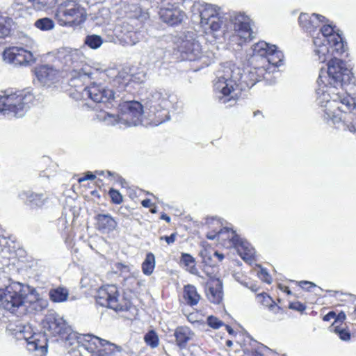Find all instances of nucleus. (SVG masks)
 <instances>
[{
	"mask_svg": "<svg viewBox=\"0 0 356 356\" xmlns=\"http://www.w3.org/2000/svg\"><path fill=\"white\" fill-rule=\"evenodd\" d=\"M355 78L346 63L334 58L321 69L317 80L316 101L323 108V120L329 125L343 131L356 132V108L353 97L345 93L334 92L338 88L354 86Z\"/></svg>",
	"mask_w": 356,
	"mask_h": 356,
	"instance_id": "f257e3e1",
	"label": "nucleus"
},
{
	"mask_svg": "<svg viewBox=\"0 0 356 356\" xmlns=\"http://www.w3.org/2000/svg\"><path fill=\"white\" fill-rule=\"evenodd\" d=\"M283 54L275 50L269 54L265 60L268 65L251 68L248 72L243 73V69L232 63L221 65L216 74L213 83V92L219 103L234 106L237 100V89L245 90L252 88L261 79L268 80L270 73L280 65L283 60Z\"/></svg>",
	"mask_w": 356,
	"mask_h": 356,
	"instance_id": "f03ea898",
	"label": "nucleus"
},
{
	"mask_svg": "<svg viewBox=\"0 0 356 356\" xmlns=\"http://www.w3.org/2000/svg\"><path fill=\"white\" fill-rule=\"evenodd\" d=\"M143 106L136 101L125 102L120 104L118 115L103 112L98 115L108 125L122 124L127 127L140 124L143 116Z\"/></svg>",
	"mask_w": 356,
	"mask_h": 356,
	"instance_id": "7ed1b4c3",
	"label": "nucleus"
},
{
	"mask_svg": "<svg viewBox=\"0 0 356 356\" xmlns=\"http://www.w3.org/2000/svg\"><path fill=\"white\" fill-rule=\"evenodd\" d=\"M131 76L127 72H120L113 81V86L116 88V91L107 88L106 86L93 82L89 86L86 88V95L94 102L97 103H107L111 100L119 97L121 92L126 90L129 86Z\"/></svg>",
	"mask_w": 356,
	"mask_h": 356,
	"instance_id": "20e7f679",
	"label": "nucleus"
},
{
	"mask_svg": "<svg viewBox=\"0 0 356 356\" xmlns=\"http://www.w3.org/2000/svg\"><path fill=\"white\" fill-rule=\"evenodd\" d=\"M30 286L20 282H12L3 289H0L1 305L13 314L27 307L26 300L30 293Z\"/></svg>",
	"mask_w": 356,
	"mask_h": 356,
	"instance_id": "39448f33",
	"label": "nucleus"
},
{
	"mask_svg": "<svg viewBox=\"0 0 356 356\" xmlns=\"http://www.w3.org/2000/svg\"><path fill=\"white\" fill-rule=\"evenodd\" d=\"M56 18L61 26H79L87 19L86 9L77 0H63L58 4Z\"/></svg>",
	"mask_w": 356,
	"mask_h": 356,
	"instance_id": "423d86ee",
	"label": "nucleus"
},
{
	"mask_svg": "<svg viewBox=\"0 0 356 356\" xmlns=\"http://www.w3.org/2000/svg\"><path fill=\"white\" fill-rule=\"evenodd\" d=\"M55 58L61 65L71 69L74 77H90L92 75L90 67L83 63L84 56L78 49L60 48L58 49Z\"/></svg>",
	"mask_w": 356,
	"mask_h": 356,
	"instance_id": "0eeeda50",
	"label": "nucleus"
},
{
	"mask_svg": "<svg viewBox=\"0 0 356 356\" xmlns=\"http://www.w3.org/2000/svg\"><path fill=\"white\" fill-rule=\"evenodd\" d=\"M34 99L33 94L19 91L0 97V112L13 113L15 117L24 116Z\"/></svg>",
	"mask_w": 356,
	"mask_h": 356,
	"instance_id": "6e6552de",
	"label": "nucleus"
},
{
	"mask_svg": "<svg viewBox=\"0 0 356 356\" xmlns=\"http://www.w3.org/2000/svg\"><path fill=\"white\" fill-rule=\"evenodd\" d=\"M229 19L234 27V32L229 36V42L231 45L236 44L241 47L253 38L251 28L252 21L249 16L244 13L233 12L230 13Z\"/></svg>",
	"mask_w": 356,
	"mask_h": 356,
	"instance_id": "1a4fd4ad",
	"label": "nucleus"
},
{
	"mask_svg": "<svg viewBox=\"0 0 356 356\" xmlns=\"http://www.w3.org/2000/svg\"><path fill=\"white\" fill-rule=\"evenodd\" d=\"M169 95L161 90L152 91L147 97L145 106L155 116V124H160L170 119L168 108L170 106Z\"/></svg>",
	"mask_w": 356,
	"mask_h": 356,
	"instance_id": "9d476101",
	"label": "nucleus"
},
{
	"mask_svg": "<svg viewBox=\"0 0 356 356\" xmlns=\"http://www.w3.org/2000/svg\"><path fill=\"white\" fill-rule=\"evenodd\" d=\"M17 327V339H24L26 342L28 350L31 352H36V356H44L47 353V339L44 334L35 332L29 324L20 325Z\"/></svg>",
	"mask_w": 356,
	"mask_h": 356,
	"instance_id": "9b49d317",
	"label": "nucleus"
},
{
	"mask_svg": "<svg viewBox=\"0 0 356 356\" xmlns=\"http://www.w3.org/2000/svg\"><path fill=\"white\" fill-rule=\"evenodd\" d=\"M97 303L115 311H125L129 309V302L120 296L115 285H106L99 289L96 295Z\"/></svg>",
	"mask_w": 356,
	"mask_h": 356,
	"instance_id": "f8f14e48",
	"label": "nucleus"
},
{
	"mask_svg": "<svg viewBox=\"0 0 356 356\" xmlns=\"http://www.w3.org/2000/svg\"><path fill=\"white\" fill-rule=\"evenodd\" d=\"M178 50L183 60L199 62L197 70L209 66L212 63V58L203 54L200 44L195 39L182 40Z\"/></svg>",
	"mask_w": 356,
	"mask_h": 356,
	"instance_id": "ddd939ff",
	"label": "nucleus"
},
{
	"mask_svg": "<svg viewBox=\"0 0 356 356\" xmlns=\"http://www.w3.org/2000/svg\"><path fill=\"white\" fill-rule=\"evenodd\" d=\"M77 339L79 343H82L81 347L90 353L93 352L95 349L92 346L91 342L96 347H98V344L102 347L97 350L94 356H115L118 353L122 350L120 346L92 334L80 335Z\"/></svg>",
	"mask_w": 356,
	"mask_h": 356,
	"instance_id": "4468645a",
	"label": "nucleus"
},
{
	"mask_svg": "<svg viewBox=\"0 0 356 356\" xmlns=\"http://www.w3.org/2000/svg\"><path fill=\"white\" fill-rule=\"evenodd\" d=\"M221 9L212 4H206L200 11V23L202 26H208L213 31H219L224 19H227Z\"/></svg>",
	"mask_w": 356,
	"mask_h": 356,
	"instance_id": "2eb2a0df",
	"label": "nucleus"
},
{
	"mask_svg": "<svg viewBox=\"0 0 356 356\" xmlns=\"http://www.w3.org/2000/svg\"><path fill=\"white\" fill-rule=\"evenodd\" d=\"M44 335H60L67 332V325L65 321L57 313L50 311L45 315L42 321Z\"/></svg>",
	"mask_w": 356,
	"mask_h": 356,
	"instance_id": "dca6fc26",
	"label": "nucleus"
},
{
	"mask_svg": "<svg viewBox=\"0 0 356 356\" xmlns=\"http://www.w3.org/2000/svg\"><path fill=\"white\" fill-rule=\"evenodd\" d=\"M316 36L323 41H326L328 44L333 48V51L337 54L344 52V44L341 35L335 30V26L331 24H325L321 28Z\"/></svg>",
	"mask_w": 356,
	"mask_h": 356,
	"instance_id": "f3484780",
	"label": "nucleus"
},
{
	"mask_svg": "<svg viewBox=\"0 0 356 356\" xmlns=\"http://www.w3.org/2000/svg\"><path fill=\"white\" fill-rule=\"evenodd\" d=\"M3 60L15 65H26L35 60L33 54L22 47H12L3 53Z\"/></svg>",
	"mask_w": 356,
	"mask_h": 356,
	"instance_id": "a211bd4d",
	"label": "nucleus"
},
{
	"mask_svg": "<svg viewBox=\"0 0 356 356\" xmlns=\"http://www.w3.org/2000/svg\"><path fill=\"white\" fill-rule=\"evenodd\" d=\"M163 6L161 8L159 14L162 20L171 26L177 25L182 22L185 15L179 9V5L172 6L170 0H161Z\"/></svg>",
	"mask_w": 356,
	"mask_h": 356,
	"instance_id": "6ab92c4d",
	"label": "nucleus"
},
{
	"mask_svg": "<svg viewBox=\"0 0 356 356\" xmlns=\"http://www.w3.org/2000/svg\"><path fill=\"white\" fill-rule=\"evenodd\" d=\"M312 37L314 46V56L316 57V59L320 63H325V61L329 62L331 59H334L337 58V56L341 54L333 51V48H332L326 41L322 40L320 36H314L312 35Z\"/></svg>",
	"mask_w": 356,
	"mask_h": 356,
	"instance_id": "aec40b11",
	"label": "nucleus"
},
{
	"mask_svg": "<svg viewBox=\"0 0 356 356\" xmlns=\"http://www.w3.org/2000/svg\"><path fill=\"white\" fill-rule=\"evenodd\" d=\"M230 240L233 246L237 250L238 254L245 261H251L254 257L255 250L245 240L241 238L236 232H230Z\"/></svg>",
	"mask_w": 356,
	"mask_h": 356,
	"instance_id": "412c9836",
	"label": "nucleus"
},
{
	"mask_svg": "<svg viewBox=\"0 0 356 356\" xmlns=\"http://www.w3.org/2000/svg\"><path fill=\"white\" fill-rule=\"evenodd\" d=\"M298 22L303 29L312 34L320 25V23H326L328 20L324 16L318 14L313 13L309 15L307 13H301Z\"/></svg>",
	"mask_w": 356,
	"mask_h": 356,
	"instance_id": "4be33fe9",
	"label": "nucleus"
},
{
	"mask_svg": "<svg viewBox=\"0 0 356 356\" xmlns=\"http://www.w3.org/2000/svg\"><path fill=\"white\" fill-rule=\"evenodd\" d=\"M95 227L102 234H109L118 227V222L109 213H98L95 216Z\"/></svg>",
	"mask_w": 356,
	"mask_h": 356,
	"instance_id": "5701e85b",
	"label": "nucleus"
},
{
	"mask_svg": "<svg viewBox=\"0 0 356 356\" xmlns=\"http://www.w3.org/2000/svg\"><path fill=\"white\" fill-rule=\"evenodd\" d=\"M206 295L208 300L214 304H220L223 298L222 282L219 279H211L207 282Z\"/></svg>",
	"mask_w": 356,
	"mask_h": 356,
	"instance_id": "b1692460",
	"label": "nucleus"
},
{
	"mask_svg": "<svg viewBox=\"0 0 356 356\" xmlns=\"http://www.w3.org/2000/svg\"><path fill=\"white\" fill-rule=\"evenodd\" d=\"M176 344L179 349H185L187 343L194 337V332L187 326L177 327L174 332Z\"/></svg>",
	"mask_w": 356,
	"mask_h": 356,
	"instance_id": "393cba45",
	"label": "nucleus"
},
{
	"mask_svg": "<svg viewBox=\"0 0 356 356\" xmlns=\"http://www.w3.org/2000/svg\"><path fill=\"white\" fill-rule=\"evenodd\" d=\"M38 79L43 84H49L58 79V71L49 65H42L35 71Z\"/></svg>",
	"mask_w": 356,
	"mask_h": 356,
	"instance_id": "a878e982",
	"label": "nucleus"
},
{
	"mask_svg": "<svg viewBox=\"0 0 356 356\" xmlns=\"http://www.w3.org/2000/svg\"><path fill=\"white\" fill-rule=\"evenodd\" d=\"M30 291H31L27 296L26 305L29 304V307H31L35 312L42 311L48 305L47 300L40 298L39 293L35 288L30 286Z\"/></svg>",
	"mask_w": 356,
	"mask_h": 356,
	"instance_id": "bb28decb",
	"label": "nucleus"
},
{
	"mask_svg": "<svg viewBox=\"0 0 356 356\" xmlns=\"http://www.w3.org/2000/svg\"><path fill=\"white\" fill-rule=\"evenodd\" d=\"M19 198L31 207H41L44 202L42 194L34 193L31 191H23L19 195Z\"/></svg>",
	"mask_w": 356,
	"mask_h": 356,
	"instance_id": "cd10ccee",
	"label": "nucleus"
},
{
	"mask_svg": "<svg viewBox=\"0 0 356 356\" xmlns=\"http://www.w3.org/2000/svg\"><path fill=\"white\" fill-rule=\"evenodd\" d=\"M252 50L254 58L261 57L265 60L268 55L275 50V45H270L264 41H260L252 46Z\"/></svg>",
	"mask_w": 356,
	"mask_h": 356,
	"instance_id": "c85d7f7f",
	"label": "nucleus"
},
{
	"mask_svg": "<svg viewBox=\"0 0 356 356\" xmlns=\"http://www.w3.org/2000/svg\"><path fill=\"white\" fill-rule=\"evenodd\" d=\"M184 298L188 305L194 306L199 302L201 296L195 286L188 284L184 289Z\"/></svg>",
	"mask_w": 356,
	"mask_h": 356,
	"instance_id": "c756f323",
	"label": "nucleus"
},
{
	"mask_svg": "<svg viewBox=\"0 0 356 356\" xmlns=\"http://www.w3.org/2000/svg\"><path fill=\"white\" fill-rule=\"evenodd\" d=\"M50 300L54 302H63L67 300L69 291L65 287H57L49 291Z\"/></svg>",
	"mask_w": 356,
	"mask_h": 356,
	"instance_id": "7c9ffc66",
	"label": "nucleus"
},
{
	"mask_svg": "<svg viewBox=\"0 0 356 356\" xmlns=\"http://www.w3.org/2000/svg\"><path fill=\"white\" fill-rule=\"evenodd\" d=\"M180 261L186 267V270L190 273L202 277L200 275L199 271L195 266V260L191 254L182 253Z\"/></svg>",
	"mask_w": 356,
	"mask_h": 356,
	"instance_id": "2f4dec72",
	"label": "nucleus"
},
{
	"mask_svg": "<svg viewBox=\"0 0 356 356\" xmlns=\"http://www.w3.org/2000/svg\"><path fill=\"white\" fill-rule=\"evenodd\" d=\"M257 301L262 304L264 306L268 307L270 310L275 314L281 311V308L277 306L272 298L266 293H261L257 296Z\"/></svg>",
	"mask_w": 356,
	"mask_h": 356,
	"instance_id": "473e14b6",
	"label": "nucleus"
},
{
	"mask_svg": "<svg viewBox=\"0 0 356 356\" xmlns=\"http://www.w3.org/2000/svg\"><path fill=\"white\" fill-rule=\"evenodd\" d=\"M154 268L155 257L151 252L147 253L142 264L143 272L146 275H150L153 273Z\"/></svg>",
	"mask_w": 356,
	"mask_h": 356,
	"instance_id": "72a5a7b5",
	"label": "nucleus"
},
{
	"mask_svg": "<svg viewBox=\"0 0 356 356\" xmlns=\"http://www.w3.org/2000/svg\"><path fill=\"white\" fill-rule=\"evenodd\" d=\"M35 26L41 31H47L52 30L54 28L55 24L51 19L44 17L36 20Z\"/></svg>",
	"mask_w": 356,
	"mask_h": 356,
	"instance_id": "f704fd0d",
	"label": "nucleus"
},
{
	"mask_svg": "<svg viewBox=\"0 0 356 356\" xmlns=\"http://www.w3.org/2000/svg\"><path fill=\"white\" fill-rule=\"evenodd\" d=\"M85 44L92 49H98L103 43L101 36L95 34L89 35L85 38Z\"/></svg>",
	"mask_w": 356,
	"mask_h": 356,
	"instance_id": "c9c22d12",
	"label": "nucleus"
},
{
	"mask_svg": "<svg viewBox=\"0 0 356 356\" xmlns=\"http://www.w3.org/2000/svg\"><path fill=\"white\" fill-rule=\"evenodd\" d=\"M33 3L36 10H43L51 8L56 2V0H29Z\"/></svg>",
	"mask_w": 356,
	"mask_h": 356,
	"instance_id": "e433bc0d",
	"label": "nucleus"
},
{
	"mask_svg": "<svg viewBox=\"0 0 356 356\" xmlns=\"http://www.w3.org/2000/svg\"><path fill=\"white\" fill-rule=\"evenodd\" d=\"M10 31V19L0 16V38L9 35Z\"/></svg>",
	"mask_w": 356,
	"mask_h": 356,
	"instance_id": "4c0bfd02",
	"label": "nucleus"
},
{
	"mask_svg": "<svg viewBox=\"0 0 356 356\" xmlns=\"http://www.w3.org/2000/svg\"><path fill=\"white\" fill-rule=\"evenodd\" d=\"M230 232H234V230L229 229L227 227H223L215 233H208L207 234V238L209 240H214L216 238L218 239V241L224 240L226 239L224 237V234H228L229 235L231 236Z\"/></svg>",
	"mask_w": 356,
	"mask_h": 356,
	"instance_id": "58836bf2",
	"label": "nucleus"
},
{
	"mask_svg": "<svg viewBox=\"0 0 356 356\" xmlns=\"http://www.w3.org/2000/svg\"><path fill=\"white\" fill-rule=\"evenodd\" d=\"M145 341L152 348H156L159 345V337L153 330L148 332L145 336Z\"/></svg>",
	"mask_w": 356,
	"mask_h": 356,
	"instance_id": "ea45409f",
	"label": "nucleus"
},
{
	"mask_svg": "<svg viewBox=\"0 0 356 356\" xmlns=\"http://www.w3.org/2000/svg\"><path fill=\"white\" fill-rule=\"evenodd\" d=\"M163 55V50L160 47L153 48L151 52L149 54L148 56L149 59L152 61H155L161 58Z\"/></svg>",
	"mask_w": 356,
	"mask_h": 356,
	"instance_id": "a19ab883",
	"label": "nucleus"
},
{
	"mask_svg": "<svg viewBox=\"0 0 356 356\" xmlns=\"http://www.w3.org/2000/svg\"><path fill=\"white\" fill-rule=\"evenodd\" d=\"M207 323L213 329H218L224 325L222 321L213 316H209L207 318Z\"/></svg>",
	"mask_w": 356,
	"mask_h": 356,
	"instance_id": "79ce46f5",
	"label": "nucleus"
},
{
	"mask_svg": "<svg viewBox=\"0 0 356 356\" xmlns=\"http://www.w3.org/2000/svg\"><path fill=\"white\" fill-rule=\"evenodd\" d=\"M334 331L339 334L341 340L348 341L350 338V334L346 330L339 328L337 325L334 326Z\"/></svg>",
	"mask_w": 356,
	"mask_h": 356,
	"instance_id": "37998d69",
	"label": "nucleus"
},
{
	"mask_svg": "<svg viewBox=\"0 0 356 356\" xmlns=\"http://www.w3.org/2000/svg\"><path fill=\"white\" fill-rule=\"evenodd\" d=\"M109 195L112 202L115 204H120L123 200L122 195L116 190L111 189L109 191Z\"/></svg>",
	"mask_w": 356,
	"mask_h": 356,
	"instance_id": "c03bdc74",
	"label": "nucleus"
},
{
	"mask_svg": "<svg viewBox=\"0 0 356 356\" xmlns=\"http://www.w3.org/2000/svg\"><path fill=\"white\" fill-rule=\"evenodd\" d=\"M259 274V277L261 280H262L264 282L270 284L272 282V279L270 275L268 274V273L266 271L264 268H261Z\"/></svg>",
	"mask_w": 356,
	"mask_h": 356,
	"instance_id": "a18cd8bd",
	"label": "nucleus"
},
{
	"mask_svg": "<svg viewBox=\"0 0 356 356\" xmlns=\"http://www.w3.org/2000/svg\"><path fill=\"white\" fill-rule=\"evenodd\" d=\"M177 235V233H172L170 236H161L159 239L161 241L164 240L168 245H170L175 242Z\"/></svg>",
	"mask_w": 356,
	"mask_h": 356,
	"instance_id": "49530a36",
	"label": "nucleus"
},
{
	"mask_svg": "<svg viewBox=\"0 0 356 356\" xmlns=\"http://www.w3.org/2000/svg\"><path fill=\"white\" fill-rule=\"evenodd\" d=\"M289 308L298 312H303L306 309V306L300 302H294L289 305Z\"/></svg>",
	"mask_w": 356,
	"mask_h": 356,
	"instance_id": "de8ad7c7",
	"label": "nucleus"
},
{
	"mask_svg": "<svg viewBox=\"0 0 356 356\" xmlns=\"http://www.w3.org/2000/svg\"><path fill=\"white\" fill-rule=\"evenodd\" d=\"M199 316L200 314H198V312H191L188 315H187V319L190 323H194L200 321Z\"/></svg>",
	"mask_w": 356,
	"mask_h": 356,
	"instance_id": "09e8293b",
	"label": "nucleus"
},
{
	"mask_svg": "<svg viewBox=\"0 0 356 356\" xmlns=\"http://www.w3.org/2000/svg\"><path fill=\"white\" fill-rule=\"evenodd\" d=\"M95 177L96 176L93 175L91 172H88L84 177L79 179V182L81 183L86 180H93L95 179Z\"/></svg>",
	"mask_w": 356,
	"mask_h": 356,
	"instance_id": "8fccbe9b",
	"label": "nucleus"
},
{
	"mask_svg": "<svg viewBox=\"0 0 356 356\" xmlns=\"http://www.w3.org/2000/svg\"><path fill=\"white\" fill-rule=\"evenodd\" d=\"M346 319V314L344 312H340L336 317L334 323H333V325L334 324L342 323Z\"/></svg>",
	"mask_w": 356,
	"mask_h": 356,
	"instance_id": "3c124183",
	"label": "nucleus"
},
{
	"mask_svg": "<svg viewBox=\"0 0 356 356\" xmlns=\"http://www.w3.org/2000/svg\"><path fill=\"white\" fill-rule=\"evenodd\" d=\"M129 38H130L129 43L131 45L136 44L139 41V38L138 37V34L135 32L130 33Z\"/></svg>",
	"mask_w": 356,
	"mask_h": 356,
	"instance_id": "603ef678",
	"label": "nucleus"
},
{
	"mask_svg": "<svg viewBox=\"0 0 356 356\" xmlns=\"http://www.w3.org/2000/svg\"><path fill=\"white\" fill-rule=\"evenodd\" d=\"M335 317H336V314L334 312H330L324 316L323 319L324 321H329L331 319H333V318L335 319Z\"/></svg>",
	"mask_w": 356,
	"mask_h": 356,
	"instance_id": "864d4df0",
	"label": "nucleus"
},
{
	"mask_svg": "<svg viewBox=\"0 0 356 356\" xmlns=\"http://www.w3.org/2000/svg\"><path fill=\"white\" fill-rule=\"evenodd\" d=\"M298 284L302 288L304 287L303 285H309L310 287L316 286L314 283L309 281H300Z\"/></svg>",
	"mask_w": 356,
	"mask_h": 356,
	"instance_id": "5fc2aeb1",
	"label": "nucleus"
},
{
	"mask_svg": "<svg viewBox=\"0 0 356 356\" xmlns=\"http://www.w3.org/2000/svg\"><path fill=\"white\" fill-rule=\"evenodd\" d=\"M141 204L143 205V207H144L145 208H148V207H151L152 202L149 199H145L142 201Z\"/></svg>",
	"mask_w": 356,
	"mask_h": 356,
	"instance_id": "6e6d98bb",
	"label": "nucleus"
},
{
	"mask_svg": "<svg viewBox=\"0 0 356 356\" xmlns=\"http://www.w3.org/2000/svg\"><path fill=\"white\" fill-rule=\"evenodd\" d=\"M186 0H170V3L172 6L183 4Z\"/></svg>",
	"mask_w": 356,
	"mask_h": 356,
	"instance_id": "4d7b16f0",
	"label": "nucleus"
},
{
	"mask_svg": "<svg viewBox=\"0 0 356 356\" xmlns=\"http://www.w3.org/2000/svg\"><path fill=\"white\" fill-rule=\"evenodd\" d=\"M224 237H225L226 239L222 240L223 241H228V243H229V246L233 245V243H232V241L230 240V238H231V236H230V235H229L228 234H224Z\"/></svg>",
	"mask_w": 356,
	"mask_h": 356,
	"instance_id": "13d9d810",
	"label": "nucleus"
},
{
	"mask_svg": "<svg viewBox=\"0 0 356 356\" xmlns=\"http://www.w3.org/2000/svg\"><path fill=\"white\" fill-rule=\"evenodd\" d=\"M213 255L216 257L219 261H222L224 259V255L217 251L214 252Z\"/></svg>",
	"mask_w": 356,
	"mask_h": 356,
	"instance_id": "bf43d9fd",
	"label": "nucleus"
},
{
	"mask_svg": "<svg viewBox=\"0 0 356 356\" xmlns=\"http://www.w3.org/2000/svg\"><path fill=\"white\" fill-rule=\"evenodd\" d=\"M225 328L229 334H233L234 333V330L230 326L226 325Z\"/></svg>",
	"mask_w": 356,
	"mask_h": 356,
	"instance_id": "052dcab7",
	"label": "nucleus"
},
{
	"mask_svg": "<svg viewBox=\"0 0 356 356\" xmlns=\"http://www.w3.org/2000/svg\"><path fill=\"white\" fill-rule=\"evenodd\" d=\"M161 219L165 220L168 222L170 221V218L166 214H162Z\"/></svg>",
	"mask_w": 356,
	"mask_h": 356,
	"instance_id": "680f3d73",
	"label": "nucleus"
},
{
	"mask_svg": "<svg viewBox=\"0 0 356 356\" xmlns=\"http://www.w3.org/2000/svg\"><path fill=\"white\" fill-rule=\"evenodd\" d=\"M252 356H263V354L257 350H254L252 352Z\"/></svg>",
	"mask_w": 356,
	"mask_h": 356,
	"instance_id": "e2e57ef3",
	"label": "nucleus"
},
{
	"mask_svg": "<svg viewBox=\"0 0 356 356\" xmlns=\"http://www.w3.org/2000/svg\"><path fill=\"white\" fill-rule=\"evenodd\" d=\"M250 288L253 291H256L257 290V288L256 287L255 285H252Z\"/></svg>",
	"mask_w": 356,
	"mask_h": 356,
	"instance_id": "0e129e2a",
	"label": "nucleus"
},
{
	"mask_svg": "<svg viewBox=\"0 0 356 356\" xmlns=\"http://www.w3.org/2000/svg\"><path fill=\"white\" fill-rule=\"evenodd\" d=\"M150 212L152 213H156L157 212L156 208L154 207L150 209Z\"/></svg>",
	"mask_w": 356,
	"mask_h": 356,
	"instance_id": "69168bd1",
	"label": "nucleus"
},
{
	"mask_svg": "<svg viewBox=\"0 0 356 356\" xmlns=\"http://www.w3.org/2000/svg\"><path fill=\"white\" fill-rule=\"evenodd\" d=\"M226 344L227 346H231L232 345V342L229 340L227 341Z\"/></svg>",
	"mask_w": 356,
	"mask_h": 356,
	"instance_id": "338daca9",
	"label": "nucleus"
},
{
	"mask_svg": "<svg viewBox=\"0 0 356 356\" xmlns=\"http://www.w3.org/2000/svg\"><path fill=\"white\" fill-rule=\"evenodd\" d=\"M284 291L286 292L288 294L291 293V291L288 289V287H285Z\"/></svg>",
	"mask_w": 356,
	"mask_h": 356,
	"instance_id": "774afa93",
	"label": "nucleus"
}]
</instances>
